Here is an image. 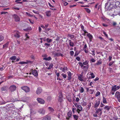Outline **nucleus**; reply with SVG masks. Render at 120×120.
<instances>
[{
	"mask_svg": "<svg viewBox=\"0 0 120 120\" xmlns=\"http://www.w3.org/2000/svg\"><path fill=\"white\" fill-rule=\"evenodd\" d=\"M21 89L24 91L26 92H29L30 91L29 88L26 86H23L21 87Z\"/></svg>",
	"mask_w": 120,
	"mask_h": 120,
	"instance_id": "obj_1",
	"label": "nucleus"
},
{
	"mask_svg": "<svg viewBox=\"0 0 120 120\" xmlns=\"http://www.w3.org/2000/svg\"><path fill=\"white\" fill-rule=\"evenodd\" d=\"M14 34H13L12 35H13L15 37L19 38L20 37V33L18 31H15L14 32Z\"/></svg>",
	"mask_w": 120,
	"mask_h": 120,
	"instance_id": "obj_2",
	"label": "nucleus"
},
{
	"mask_svg": "<svg viewBox=\"0 0 120 120\" xmlns=\"http://www.w3.org/2000/svg\"><path fill=\"white\" fill-rule=\"evenodd\" d=\"M102 108H99L98 109H96L95 110V112H96V113H97L98 115L100 116L102 113Z\"/></svg>",
	"mask_w": 120,
	"mask_h": 120,
	"instance_id": "obj_3",
	"label": "nucleus"
},
{
	"mask_svg": "<svg viewBox=\"0 0 120 120\" xmlns=\"http://www.w3.org/2000/svg\"><path fill=\"white\" fill-rule=\"evenodd\" d=\"M16 88V86L14 85L11 86L9 88V90L11 92H13L15 91Z\"/></svg>",
	"mask_w": 120,
	"mask_h": 120,
	"instance_id": "obj_4",
	"label": "nucleus"
},
{
	"mask_svg": "<svg viewBox=\"0 0 120 120\" xmlns=\"http://www.w3.org/2000/svg\"><path fill=\"white\" fill-rule=\"evenodd\" d=\"M13 17L16 22H17L20 21V18L17 15L15 14L14 15H13Z\"/></svg>",
	"mask_w": 120,
	"mask_h": 120,
	"instance_id": "obj_5",
	"label": "nucleus"
},
{
	"mask_svg": "<svg viewBox=\"0 0 120 120\" xmlns=\"http://www.w3.org/2000/svg\"><path fill=\"white\" fill-rule=\"evenodd\" d=\"M74 104L75 106L76 107L78 110L81 111L82 110V108L80 105H78L77 103Z\"/></svg>",
	"mask_w": 120,
	"mask_h": 120,
	"instance_id": "obj_6",
	"label": "nucleus"
},
{
	"mask_svg": "<svg viewBox=\"0 0 120 120\" xmlns=\"http://www.w3.org/2000/svg\"><path fill=\"white\" fill-rule=\"evenodd\" d=\"M120 86H119L116 87V85H115L112 87V90L114 91H115L116 90L119 89Z\"/></svg>",
	"mask_w": 120,
	"mask_h": 120,
	"instance_id": "obj_7",
	"label": "nucleus"
},
{
	"mask_svg": "<svg viewBox=\"0 0 120 120\" xmlns=\"http://www.w3.org/2000/svg\"><path fill=\"white\" fill-rule=\"evenodd\" d=\"M32 74L35 76H38V74L37 71L35 70L31 69Z\"/></svg>",
	"mask_w": 120,
	"mask_h": 120,
	"instance_id": "obj_8",
	"label": "nucleus"
},
{
	"mask_svg": "<svg viewBox=\"0 0 120 120\" xmlns=\"http://www.w3.org/2000/svg\"><path fill=\"white\" fill-rule=\"evenodd\" d=\"M42 91V89L41 87L38 88L36 90V93L38 94H40Z\"/></svg>",
	"mask_w": 120,
	"mask_h": 120,
	"instance_id": "obj_9",
	"label": "nucleus"
},
{
	"mask_svg": "<svg viewBox=\"0 0 120 120\" xmlns=\"http://www.w3.org/2000/svg\"><path fill=\"white\" fill-rule=\"evenodd\" d=\"M51 119L50 116L47 115L43 117L42 120H50Z\"/></svg>",
	"mask_w": 120,
	"mask_h": 120,
	"instance_id": "obj_10",
	"label": "nucleus"
},
{
	"mask_svg": "<svg viewBox=\"0 0 120 120\" xmlns=\"http://www.w3.org/2000/svg\"><path fill=\"white\" fill-rule=\"evenodd\" d=\"M37 100L38 102L40 104H43L45 103V101L40 98H38Z\"/></svg>",
	"mask_w": 120,
	"mask_h": 120,
	"instance_id": "obj_11",
	"label": "nucleus"
},
{
	"mask_svg": "<svg viewBox=\"0 0 120 120\" xmlns=\"http://www.w3.org/2000/svg\"><path fill=\"white\" fill-rule=\"evenodd\" d=\"M102 61L101 59L98 61L96 63L94 64V66H96L97 65H99L101 64H102Z\"/></svg>",
	"mask_w": 120,
	"mask_h": 120,
	"instance_id": "obj_12",
	"label": "nucleus"
},
{
	"mask_svg": "<svg viewBox=\"0 0 120 120\" xmlns=\"http://www.w3.org/2000/svg\"><path fill=\"white\" fill-rule=\"evenodd\" d=\"M38 112L40 114H44L45 112V110L43 108L40 109L38 110Z\"/></svg>",
	"mask_w": 120,
	"mask_h": 120,
	"instance_id": "obj_13",
	"label": "nucleus"
},
{
	"mask_svg": "<svg viewBox=\"0 0 120 120\" xmlns=\"http://www.w3.org/2000/svg\"><path fill=\"white\" fill-rule=\"evenodd\" d=\"M96 101V103L94 105V107L95 108L97 109L100 104V101L99 100Z\"/></svg>",
	"mask_w": 120,
	"mask_h": 120,
	"instance_id": "obj_14",
	"label": "nucleus"
},
{
	"mask_svg": "<svg viewBox=\"0 0 120 120\" xmlns=\"http://www.w3.org/2000/svg\"><path fill=\"white\" fill-rule=\"evenodd\" d=\"M78 78L79 80L81 82L83 81L84 80L83 79V75H82L80 74L79 75H78Z\"/></svg>",
	"mask_w": 120,
	"mask_h": 120,
	"instance_id": "obj_15",
	"label": "nucleus"
},
{
	"mask_svg": "<svg viewBox=\"0 0 120 120\" xmlns=\"http://www.w3.org/2000/svg\"><path fill=\"white\" fill-rule=\"evenodd\" d=\"M72 114V111L71 110H70L68 112V118L67 117L66 119H67L69 120L70 119L69 118L71 117V116Z\"/></svg>",
	"mask_w": 120,
	"mask_h": 120,
	"instance_id": "obj_16",
	"label": "nucleus"
},
{
	"mask_svg": "<svg viewBox=\"0 0 120 120\" xmlns=\"http://www.w3.org/2000/svg\"><path fill=\"white\" fill-rule=\"evenodd\" d=\"M59 98L58 101L59 102H61L63 101V100L62 94H60L59 96Z\"/></svg>",
	"mask_w": 120,
	"mask_h": 120,
	"instance_id": "obj_17",
	"label": "nucleus"
},
{
	"mask_svg": "<svg viewBox=\"0 0 120 120\" xmlns=\"http://www.w3.org/2000/svg\"><path fill=\"white\" fill-rule=\"evenodd\" d=\"M68 75V77L67 79L68 80H70L71 79V73L70 71H68L67 72Z\"/></svg>",
	"mask_w": 120,
	"mask_h": 120,
	"instance_id": "obj_18",
	"label": "nucleus"
},
{
	"mask_svg": "<svg viewBox=\"0 0 120 120\" xmlns=\"http://www.w3.org/2000/svg\"><path fill=\"white\" fill-rule=\"evenodd\" d=\"M53 54L54 55V56L55 57L58 56H63V54L60 53H57L56 52H55Z\"/></svg>",
	"mask_w": 120,
	"mask_h": 120,
	"instance_id": "obj_19",
	"label": "nucleus"
},
{
	"mask_svg": "<svg viewBox=\"0 0 120 120\" xmlns=\"http://www.w3.org/2000/svg\"><path fill=\"white\" fill-rule=\"evenodd\" d=\"M87 36L89 38L90 41H91L92 39L93 38L92 36L90 33L88 34L87 35Z\"/></svg>",
	"mask_w": 120,
	"mask_h": 120,
	"instance_id": "obj_20",
	"label": "nucleus"
},
{
	"mask_svg": "<svg viewBox=\"0 0 120 120\" xmlns=\"http://www.w3.org/2000/svg\"><path fill=\"white\" fill-rule=\"evenodd\" d=\"M97 38L98 39H100L101 40L103 41V42H106L107 41L101 37L98 36L97 37Z\"/></svg>",
	"mask_w": 120,
	"mask_h": 120,
	"instance_id": "obj_21",
	"label": "nucleus"
},
{
	"mask_svg": "<svg viewBox=\"0 0 120 120\" xmlns=\"http://www.w3.org/2000/svg\"><path fill=\"white\" fill-rule=\"evenodd\" d=\"M111 107L110 106H106L104 108V109L107 110L108 111H109Z\"/></svg>",
	"mask_w": 120,
	"mask_h": 120,
	"instance_id": "obj_22",
	"label": "nucleus"
},
{
	"mask_svg": "<svg viewBox=\"0 0 120 120\" xmlns=\"http://www.w3.org/2000/svg\"><path fill=\"white\" fill-rule=\"evenodd\" d=\"M48 109L49 111L51 112H52L54 111V110L53 108L51 107H49L48 108Z\"/></svg>",
	"mask_w": 120,
	"mask_h": 120,
	"instance_id": "obj_23",
	"label": "nucleus"
},
{
	"mask_svg": "<svg viewBox=\"0 0 120 120\" xmlns=\"http://www.w3.org/2000/svg\"><path fill=\"white\" fill-rule=\"evenodd\" d=\"M69 42V45L73 47L74 46V44L72 42L71 40L68 41Z\"/></svg>",
	"mask_w": 120,
	"mask_h": 120,
	"instance_id": "obj_24",
	"label": "nucleus"
},
{
	"mask_svg": "<svg viewBox=\"0 0 120 120\" xmlns=\"http://www.w3.org/2000/svg\"><path fill=\"white\" fill-rule=\"evenodd\" d=\"M46 15L48 16H50L51 14V12L50 11H47L46 12Z\"/></svg>",
	"mask_w": 120,
	"mask_h": 120,
	"instance_id": "obj_25",
	"label": "nucleus"
},
{
	"mask_svg": "<svg viewBox=\"0 0 120 120\" xmlns=\"http://www.w3.org/2000/svg\"><path fill=\"white\" fill-rule=\"evenodd\" d=\"M10 59L12 60H14L16 59V57L14 56L11 57Z\"/></svg>",
	"mask_w": 120,
	"mask_h": 120,
	"instance_id": "obj_26",
	"label": "nucleus"
},
{
	"mask_svg": "<svg viewBox=\"0 0 120 120\" xmlns=\"http://www.w3.org/2000/svg\"><path fill=\"white\" fill-rule=\"evenodd\" d=\"M88 68V65H87L86 66H84L83 68L84 70H87Z\"/></svg>",
	"mask_w": 120,
	"mask_h": 120,
	"instance_id": "obj_27",
	"label": "nucleus"
},
{
	"mask_svg": "<svg viewBox=\"0 0 120 120\" xmlns=\"http://www.w3.org/2000/svg\"><path fill=\"white\" fill-rule=\"evenodd\" d=\"M9 43V42H8L6 43L5 44L3 45V48H7V47H8Z\"/></svg>",
	"mask_w": 120,
	"mask_h": 120,
	"instance_id": "obj_28",
	"label": "nucleus"
},
{
	"mask_svg": "<svg viewBox=\"0 0 120 120\" xmlns=\"http://www.w3.org/2000/svg\"><path fill=\"white\" fill-rule=\"evenodd\" d=\"M46 40L47 41V42L48 43H49L50 42H52V39H50L48 38H47Z\"/></svg>",
	"mask_w": 120,
	"mask_h": 120,
	"instance_id": "obj_29",
	"label": "nucleus"
},
{
	"mask_svg": "<svg viewBox=\"0 0 120 120\" xmlns=\"http://www.w3.org/2000/svg\"><path fill=\"white\" fill-rule=\"evenodd\" d=\"M79 91L80 93H82L84 91V89L82 87H80V89L79 90Z\"/></svg>",
	"mask_w": 120,
	"mask_h": 120,
	"instance_id": "obj_30",
	"label": "nucleus"
},
{
	"mask_svg": "<svg viewBox=\"0 0 120 120\" xmlns=\"http://www.w3.org/2000/svg\"><path fill=\"white\" fill-rule=\"evenodd\" d=\"M51 58L50 57H49L47 58H43V60H49L51 59Z\"/></svg>",
	"mask_w": 120,
	"mask_h": 120,
	"instance_id": "obj_31",
	"label": "nucleus"
},
{
	"mask_svg": "<svg viewBox=\"0 0 120 120\" xmlns=\"http://www.w3.org/2000/svg\"><path fill=\"white\" fill-rule=\"evenodd\" d=\"M90 75L91 76V77L92 78H94L95 77V76L94 75V74L92 73L91 72H90Z\"/></svg>",
	"mask_w": 120,
	"mask_h": 120,
	"instance_id": "obj_32",
	"label": "nucleus"
},
{
	"mask_svg": "<svg viewBox=\"0 0 120 120\" xmlns=\"http://www.w3.org/2000/svg\"><path fill=\"white\" fill-rule=\"evenodd\" d=\"M103 103L105 104L107 103V101L106 99L104 97H103Z\"/></svg>",
	"mask_w": 120,
	"mask_h": 120,
	"instance_id": "obj_33",
	"label": "nucleus"
},
{
	"mask_svg": "<svg viewBox=\"0 0 120 120\" xmlns=\"http://www.w3.org/2000/svg\"><path fill=\"white\" fill-rule=\"evenodd\" d=\"M88 61L86 60L84 62H83L82 64L83 65H88Z\"/></svg>",
	"mask_w": 120,
	"mask_h": 120,
	"instance_id": "obj_34",
	"label": "nucleus"
},
{
	"mask_svg": "<svg viewBox=\"0 0 120 120\" xmlns=\"http://www.w3.org/2000/svg\"><path fill=\"white\" fill-rule=\"evenodd\" d=\"M73 107H74V108H73L72 109V112L74 114L75 112V110L77 111V110L75 108L73 105Z\"/></svg>",
	"mask_w": 120,
	"mask_h": 120,
	"instance_id": "obj_35",
	"label": "nucleus"
},
{
	"mask_svg": "<svg viewBox=\"0 0 120 120\" xmlns=\"http://www.w3.org/2000/svg\"><path fill=\"white\" fill-rule=\"evenodd\" d=\"M73 116L75 119L76 120H77L78 118V116L76 115H73Z\"/></svg>",
	"mask_w": 120,
	"mask_h": 120,
	"instance_id": "obj_36",
	"label": "nucleus"
},
{
	"mask_svg": "<svg viewBox=\"0 0 120 120\" xmlns=\"http://www.w3.org/2000/svg\"><path fill=\"white\" fill-rule=\"evenodd\" d=\"M120 94V93L118 91H116L115 94V97L116 98L118 96V95H119Z\"/></svg>",
	"mask_w": 120,
	"mask_h": 120,
	"instance_id": "obj_37",
	"label": "nucleus"
},
{
	"mask_svg": "<svg viewBox=\"0 0 120 120\" xmlns=\"http://www.w3.org/2000/svg\"><path fill=\"white\" fill-rule=\"evenodd\" d=\"M84 9L86 10V11L88 13H90V10L88 8H85Z\"/></svg>",
	"mask_w": 120,
	"mask_h": 120,
	"instance_id": "obj_38",
	"label": "nucleus"
},
{
	"mask_svg": "<svg viewBox=\"0 0 120 120\" xmlns=\"http://www.w3.org/2000/svg\"><path fill=\"white\" fill-rule=\"evenodd\" d=\"M19 64H28V63L24 61H20L19 63Z\"/></svg>",
	"mask_w": 120,
	"mask_h": 120,
	"instance_id": "obj_39",
	"label": "nucleus"
},
{
	"mask_svg": "<svg viewBox=\"0 0 120 120\" xmlns=\"http://www.w3.org/2000/svg\"><path fill=\"white\" fill-rule=\"evenodd\" d=\"M47 47H48L50 46V44H49L45 43L44 44Z\"/></svg>",
	"mask_w": 120,
	"mask_h": 120,
	"instance_id": "obj_40",
	"label": "nucleus"
},
{
	"mask_svg": "<svg viewBox=\"0 0 120 120\" xmlns=\"http://www.w3.org/2000/svg\"><path fill=\"white\" fill-rule=\"evenodd\" d=\"M26 15H28V16H29L30 17H32V16H33V15H32L30 14V13H28L27 12H26Z\"/></svg>",
	"mask_w": 120,
	"mask_h": 120,
	"instance_id": "obj_41",
	"label": "nucleus"
},
{
	"mask_svg": "<svg viewBox=\"0 0 120 120\" xmlns=\"http://www.w3.org/2000/svg\"><path fill=\"white\" fill-rule=\"evenodd\" d=\"M4 39V37L1 35H0V41H2Z\"/></svg>",
	"mask_w": 120,
	"mask_h": 120,
	"instance_id": "obj_42",
	"label": "nucleus"
},
{
	"mask_svg": "<svg viewBox=\"0 0 120 120\" xmlns=\"http://www.w3.org/2000/svg\"><path fill=\"white\" fill-rule=\"evenodd\" d=\"M61 75L64 78H66L67 77V75L65 74H61Z\"/></svg>",
	"mask_w": 120,
	"mask_h": 120,
	"instance_id": "obj_43",
	"label": "nucleus"
},
{
	"mask_svg": "<svg viewBox=\"0 0 120 120\" xmlns=\"http://www.w3.org/2000/svg\"><path fill=\"white\" fill-rule=\"evenodd\" d=\"M78 64H79V65L81 66V67L82 68L84 66L83 65V64L81 62H79L78 63Z\"/></svg>",
	"mask_w": 120,
	"mask_h": 120,
	"instance_id": "obj_44",
	"label": "nucleus"
},
{
	"mask_svg": "<svg viewBox=\"0 0 120 120\" xmlns=\"http://www.w3.org/2000/svg\"><path fill=\"white\" fill-rule=\"evenodd\" d=\"M80 26H81V27L82 30L83 31H85V30L84 29V26H83V25H82V24H81L80 25Z\"/></svg>",
	"mask_w": 120,
	"mask_h": 120,
	"instance_id": "obj_45",
	"label": "nucleus"
},
{
	"mask_svg": "<svg viewBox=\"0 0 120 120\" xmlns=\"http://www.w3.org/2000/svg\"><path fill=\"white\" fill-rule=\"evenodd\" d=\"M100 94V92L99 91L97 92L95 94V96L96 97L98 96Z\"/></svg>",
	"mask_w": 120,
	"mask_h": 120,
	"instance_id": "obj_46",
	"label": "nucleus"
},
{
	"mask_svg": "<svg viewBox=\"0 0 120 120\" xmlns=\"http://www.w3.org/2000/svg\"><path fill=\"white\" fill-rule=\"evenodd\" d=\"M21 0H15V2H17V4H22V2H18L19 1H21Z\"/></svg>",
	"mask_w": 120,
	"mask_h": 120,
	"instance_id": "obj_47",
	"label": "nucleus"
},
{
	"mask_svg": "<svg viewBox=\"0 0 120 120\" xmlns=\"http://www.w3.org/2000/svg\"><path fill=\"white\" fill-rule=\"evenodd\" d=\"M114 61H112L110 62L109 64V66H111L113 64L114 62Z\"/></svg>",
	"mask_w": 120,
	"mask_h": 120,
	"instance_id": "obj_48",
	"label": "nucleus"
},
{
	"mask_svg": "<svg viewBox=\"0 0 120 120\" xmlns=\"http://www.w3.org/2000/svg\"><path fill=\"white\" fill-rule=\"evenodd\" d=\"M91 52H92V55L93 56H94L95 55V52L94 50H92L91 51Z\"/></svg>",
	"mask_w": 120,
	"mask_h": 120,
	"instance_id": "obj_49",
	"label": "nucleus"
},
{
	"mask_svg": "<svg viewBox=\"0 0 120 120\" xmlns=\"http://www.w3.org/2000/svg\"><path fill=\"white\" fill-rule=\"evenodd\" d=\"M90 61L93 62H95V60L94 59L92 58L91 59V60H90Z\"/></svg>",
	"mask_w": 120,
	"mask_h": 120,
	"instance_id": "obj_50",
	"label": "nucleus"
},
{
	"mask_svg": "<svg viewBox=\"0 0 120 120\" xmlns=\"http://www.w3.org/2000/svg\"><path fill=\"white\" fill-rule=\"evenodd\" d=\"M103 33L106 36V38H107L108 39V35L106 34V33L104 31H103Z\"/></svg>",
	"mask_w": 120,
	"mask_h": 120,
	"instance_id": "obj_51",
	"label": "nucleus"
},
{
	"mask_svg": "<svg viewBox=\"0 0 120 120\" xmlns=\"http://www.w3.org/2000/svg\"><path fill=\"white\" fill-rule=\"evenodd\" d=\"M70 53L71 56H72L74 54V52L73 51H71L70 52Z\"/></svg>",
	"mask_w": 120,
	"mask_h": 120,
	"instance_id": "obj_52",
	"label": "nucleus"
},
{
	"mask_svg": "<svg viewBox=\"0 0 120 120\" xmlns=\"http://www.w3.org/2000/svg\"><path fill=\"white\" fill-rule=\"evenodd\" d=\"M26 62L28 63H32L33 61H31L29 60H26Z\"/></svg>",
	"mask_w": 120,
	"mask_h": 120,
	"instance_id": "obj_53",
	"label": "nucleus"
},
{
	"mask_svg": "<svg viewBox=\"0 0 120 120\" xmlns=\"http://www.w3.org/2000/svg\"><path fill=\"white\" fill-rule=\"evenodd\" d=\"M68 100L69 102H71V97H68Z\"/></svg>",
	"mask_w": 120,
	"mask_h": 120,
	"instance_id": "obj_54",
	"label": "nucleus"
},
{
	"mask_svg": "<svg viewBox=\"0 0 120 120\" xmlns=\"http://www.w3.org/2000/svg\"><path fill=\"white\" fill-rule=\"evenodd\" d=\"M5 87H3L1 88V90L2 91H4L5 90Z\"/></svg>",
	"mask_w": 120,
	"mask_h": 120,
	"instance_id": "obj_55",
	"label": "nucleus"
},
{
	"mask_svg": "<svg viewBox=\"0 0 120 120\" xmlns=\"http://www.w3.org/2000/svg\"><path fill=\"white\" fill-rule=\"evenodd\" d=\"M26 38L24 39L25 40V41L27 40V39L29 38V37L28 36V35H27V34H26Z\"/></svg>",
	"mask_w": 120,
	"mask_h": 120,
	"instance_id": "obj_56",
	"label": "nucleus"
},
{
	"mask_svg": "<svg viewBox=\"0 0 120 120\" xmlns=\"http://www.w3.org/2000/svg\"><path fill=\"white\" fill-rule=\"evenodd\" d=\"M28 20L32 24L34 23V21L33 20H30V19H28Z\"/></svg>",
	"mask_w": 120,
	"mask_h": 120,
	"instance_id": "obj_57",
	"label": "nucleus"
},
{
	"mask_svg": "<svg viewBox=\"0 0 120 120\" xmlns=\"http://www.w3.org/2000/svg\"><path fill=\"white\" fill-rule=\"evenodd\" d=\"M97 114H98L97 113H96V112H95V113L93 114V116L94 117H97L98 116L97 115Z\"/></svg>",
	"mask_w": 120,
	"mask_h": 120,
	"instance_id": "obj_58",
	"label": "nucleus"
},
{
	"mask_svg": "<svg viewBox=\"0 0 120 120\" xmlns=\"http://www.w3.org/2000/svg\"><path fill=\"white\" fill-rule=\"evenodd\" d=\"M52 66H53V65H49V67L48 68V69H50L51 68H52Z\"/></svg>",
	"mask_w": 120,
	"mask_h": 120,
	"instance_id": "obj_59",
	"label": "nucleus"
},
{
	"mask_svg": "<svg viewBox=\"0 0 120 120\" xmlns=\"http://www.w3.org/2000/svg\"><path fill=\"white\" fill-rule=\"evenodd\" d=\"M33 12L37 14H39V12L36 11H35L34 10H33Z\"/></svg>",
	"mask_w": 120,
	"mask_h": 120,
	"instance_id": "obj_60",
	"label": "nucleus"
},
{
	"mask_svg": "<svg viewBox=\"0 0 120 120\" xmlns=\"http://www.w3.org/2000/svg\"><path fill=\"white\" fill-rule=\"evenodd\" d=\"M112 57L111 56H109V61H110L111 60Z\"/></svg>",
	"mask_w": 120,
	"mask_h": 120,
	"instance_id": "obj_61",
	"label": "nucleus"
},
{
	"mask_svg": "<svg viewBox=\"0 0 120 120\" xmlns=\"http://www.w3.org/2000/svg\"><path fill=\"white\" fill-rule=\"evenodd\" d=\"M87 47V46L86 45V44H85L84 46V47H83V49H86V48Z\"/></svg>",
	"mask_w": 120,
	"mask_h": 120,
	"instance_id": "obj_62",
	"label": "nucleus"
},
{
	"mask_svg": "<svg viewBox=\"0 0 120 120\" xmlns=\"http://www.w3.org/2000/svg\"><path fill=\"white\" fill-rule=\"evenodd\" d=\"M76 59L78 61H79L80 60V58L79 57H77L76 58Z\"/></svg>",
	"mask_w": 120,
	"mask_h": 120,
	"instance_id": "obj_63",
	"label": "nucleus"
},
{
	"mask_svg": "<svg viewBox=\"0 0 120 120\" xmlns=\"http://www.w3.org/2000/svg\"><path fill=\"white\" fill-rule=\"evenodd\" d=\"M79 99L78 98H76V102H78L79 101Z\"/></svg>",
	"mask_w": 120,
	"mask_h": 120,
	"instance_id": "obj_64",
	"label": "nucleus"
}]
</instances>
